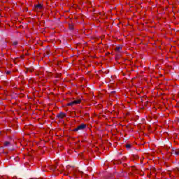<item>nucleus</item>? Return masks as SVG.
<instances>
[{"label": "nucleus", "instance_id": "3", "mask_svg": "<svg viewBox=\"0 0 179 179\" xmlns=\"http://www.w3.org/2000/svg\"><path fill=\"white\" fill-rule=\"evenodd\" d=\"M65 117H66V114L62 112L57 115V118H59L60 120H62V118H65Z\"/></svg>", "mask_w": 179, "mask_h": 179}, {"label": "nucleus", "instance_id": "11", "mask_svg": "<svg viewBox=\"0 0 179 179\" xmlns=\"http://www.w3.org/2000/svg\"><path fill=\"white\" fill-rule=\"evenodd\" d=\"M18 44L17 41H14L12 43V45H13L14 47L16 46Z\"/></svg>", "mask_w": 179, "mask_h": 179}, {"label": "nucleus", "instance_id": "7", "mask_svg": "<svg viewBox=\"0 0 179 179\" xmlns=\"http://www.w3.org/2000/svg\"><path fill=\"white\" fill-rule=\"evenodd\" d=\"M9 145H10V143L9 141L4 142V146H9Z\"/></svg>", "mask_w": 179, "mask_h": 179}, {"label": "nucleus", "instance_id": "12", "mask_svg": "<svg viewBox=\"0 0 179 179\" xmlns=\"http://www.w3.org/2000/svg\"><path fill=\"white\" fill-rule=\"evenodd\" d=\"M121 161H115L114 164H121Z\"/></svg>", "mask_w": 179, "mask_h": 179}, {"label": "nucleus", "instance_id": "10", "mask_svg": "<svg viewBox=\"0 0 179 179\" xmlns=\"http://www.w3.org/2000/svg\"><path fill=\"white\" fill-rule=\"evenodd\" d=\"M69 29L70 30H73V25L69 24Z\"/></svg>", "mask_w": 179, "mask_h": 179}, {"label": "nucleus", "instance_id": "1", "mask_svg": "<svg viewBox=\"0 0 179 179\" xmlns=\"http://www.w3.org/2000/svg\"><path fill=\"white\" fill-rule=\"evenodd\" d=\"M80 101H81L80 99H78V100L73 101L72 102L68 103L67 106L69 107H70V106L72 107V106H75V104H80Z\"/></svg>", "mask_w": 179, "mask_h": 179}, {"label": "nucleus", "instance_id": "6", "mask_svg": "<svg viewBox=\"0 0 179 179\" xmlns=\"http://www.w3.org/2000/svg\"><path fill=\"white\" fill-rule=\"evenodd\" d=\"M35 8L37 10H41V9H43V5L41 4H37L35 6Z\"/></svg>", "mask_w": 179, "mask_h": 179}, {"label": "nucleus", "instance_id": "9", "mask_svg": "<svg viewBox=\"0 0 179 179\" xmlns=\"http://www.w3.org/2000/svg\"><path fill=\"white\" fill-rule=\"evenodd\" d=\"M122 48L118 46V47L116 48L115 50L117 51L118 52H120V51H121Z\"/></svg>", "mask_w": 179, "mask_h": 179}, {"label": "nucleus", "instance_id": "2", "mask_svg": "<svg viewBox=\"0 0 179 179\" xmlns=\"http://www.w3.org/2000/svg\"><path fill=\"white\" fill-rule=\"evenodd\" d=\"M86 128L85 124H81L78 127L75 129V131L83 130Z\"/></svg>", "mask_w": 179, "mask_h": 179}, {"label": "nucleus", "instance_id": "5", "mask_svg": "<svg viewBox=\"0 0 179 179\" xmlns=\"http://www.w3.org/2000/svg\"><path fill=\"white\" fill-rule=\"evenodd\" d=\"M171 155H176V156H179V150L178 149H173L171 152Z\"/></svg>", "mask_w": 179, "mask_h": 179}, {"label": "nucleus", "instance_id": "15", "mask_svg": "<svg viewBox=\"0 0 179 179\" xmlns=\"http://www.w3.org/2000/svg\"><path fill=\"white\" fill-rule=\"evenodd\" d=\"M9 73H10V71H7V72H6V74H7V75H9Z\"/></svg>", "mask_w": 179, "mask_h": 179}, {"label": "nucleus", "instance_id": "14", "mask_svg": "<svg viewBox=\"0 0 179 179\" xmlns=\"http://www.w3.org/2000/svg\"><path fill=\"white\" fill-rule=\"evenodd\" d=\"M57 78H61V74H57Z\"/></svg>", "mask_w": 179, "mask_h": 179}, {"label": "nucleus", "instance_id": "4", "mask_svg": "<svg viewBox=\"0 0 179 179\" xmlns=\"http://www.w3.org/2000/svg\"><path fill=\"white\" fill-rule=\"evenodd\" d=\"M57 167L58 166L57 165H52V166H48L50 170H52V171H57V170H58Z\"/></svg>", "mask_w": 179, "mask_h": 179}, {"label": "nucleus", "instance_id": "16", "mask_svg": "<svg viewBox=\"0 0 179 179\" xmlns=\"http://www.w3.org/2000/svg\"><path fill=\"white\" fill-rule=\"evenodd\" d=\"M126 159H127V157H122V160H125Z\"/></svg>", "mask_w": 179, "mask_h": 179}, {"label": "nucleus", "instance_id": "8", "mask_svg": "<svg viewBox=\"0 0 179 179\" xmlns=\"http://www.w3.org/2000/svg\"><path fill=\"white\" fill-rule=\"evenodd\" d=\"M126 148H127V149H131V148H132V145H131V144H126Z\"/></svg>", "mask_w": 179, "mask_h": 179}, {"label": "nucleus", "instance_id": "13", "mask_svg": "<svg viewBox=\"0 0 179 179\" xmlns=\"http://www.w3.org/2000/svg\"><path fill=\"white\" fill-rule=\"evenodd\" d=\"M138 159H139V156H138V155H134V160H138Z\"/></svg>", "mask_w": 179, "mask_h": 179}]
</instances>
